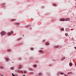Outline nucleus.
Segmentation results:
<instances>
[{"label": "nucleus", "instance_id": "obj_7", "mask_svg": "<svg viewBox=\"0 0 76 76\" xmlns=\"http://www.w3.org/2000/svg\"><path fill=\"white\" fill-rule=\"evenodd\" d=\"M39 52H40V53H43L44 52H43V51H42V50H39Z\"/></svg>", "mask_w": 76, "mask_h": 76}, {"label": "nucleus", "instance_id": "obj_5", "mask_svg": "<svg viewBox=\"0 0 76 76\" xmlns=\"http://www.w3.org/2000/svg\"><path fill=\"white\" fill-rule=\"evenodd\" d=\"M49 44H50V43L48 42H46V45H49Z\"/></svg>", "mask_w": 76, "mask_h": 76}, {"label": "nucleus", "instance_id": "obj_15", "mask_svg": "<svg viewBox=\"0 0 76 76\" xmlns=\"http://www.w3.org/2000/svg\"><path fill=\"white\" fill-rule=\"evenodd\" d=\"M39 76H41V75H42V74L41 73H40L39 74Z\"/></svg>", "mask_w": 76, "mask_h": 76}, {"label": "nucleus", "instance_id": "obj_6", "mask_svg": "<svg viewBox=\"0 0 76 76\" xmlns=\"http://www.w3.org/2000/svg\"><path fill=\"white\" fill-rule=\"evenodd\" d=\"M14 67H12L10 69L11 70H14Z\"/></svg>", "mask_w": 76, "mask_h": 76}, {"label": "nucleus", "instance_id": "obj_36", "mask_svg": "<svg viewBox=\"0 0 76 76\" xmlns=\"http://www.w3.org/2000/svg\"><path fill=\"white\" fill-rule=\"evenodd\" d=\"M75 7H76V6Z\"/></svg>", "mask_w": 76, "mask_h": 76}, {"label": "nucleus", "instance_id": "obj_8", "mask_svg": "<svg viewBox=\"0 0 76 76\" xmlns=\"http://www.w3.org/2000/svg\"><path fill=\"white\" fill-rule=\"evenodd\" d=\"M55 48H58L59 47V46L58 45L57 46H55Z\"/></svg>", "mask_w": 76, "mask_h": 76}, {"label": "nucleus", "instance_id": "obj_3", "mask_svg": "<svg viewBox=\"0 0 76 76\" xmlns=\"http://www.w3.org/2000/svg\"><path fill=\"white\" fill-rule=\"evenodd\" d=\"M12 34H13V31H11V32H10L8 33V35H11Z\"/></svg>", "mask_w": 76, "mask_h": 76}, {"label": "nucleus", "instance_id": "obj_18", "mask_svg": "<svg viewBox=\"0 0 76 76\" xmlns=\"http://www.w3.org/2000/svg\"><path fill=\"white\" fill-rule=\"evenodd\" d=\"M65 35L66 36H68V34H67V33H66L65 34Z\"/></svg>", "mask_w": 76, "mask_h": 76}, {"label": "nucleus", "instance_id": "obj_31", "mask_svg": "<svg viewBox=\"0 0 76 76\" xmlns=\"http://www.w3.org/2000/svg\"><path fill=\"white\" fill-rule=\"evenodd\" d=\"M20 39H19V40H20Z\"/></svg>", "mask_w": 76, "mask_h": 76}, {"label": "nucleus", "instance_id": "obj_35", "mask_svg": "<svg viewBox=\"0 0 76 76\" xmlns=\"http://www.w3.org/2000/svg\"><path fill=\"white\" fill-rule=\"evenodd\" d=\"M65 76H66V75H65Z\"/></svg>", "mask_w": 76, "mask_h": 76}, {"label": "nucleus", "instance_id": "obj_4", "mask_svg": "<svg viewBox=\"0 0 76 76\" xmlns=\"http://www.w3.org/2000/svg\"><path fill=\"white\" fill-rule=\"evenodd\" d=\"M5 60H6L7 62L9 61V58H5Z\"/></svg>", "mask_w": 76, "mask_h": 76}, {"label": "nucleus", "instance_id": "obj_11", "mask_svg": "<svg viewBox=\"0 0 76 76\" xmlns=\"http://www.w3.org/2000/svg\"><path fill=\"white\" fill-rule=\"evenodd\" d=\"M61 31H64V28H62L61 29Z\"/></svg>", "mask_w": 76, "mask_h": 76}, {"label": "nucleus", "instance_id": "obj_19", "mask_svg": "<svg viewBox=\"0 0 76 76\" xmlns=\"http://www.w3.org/2000/svg\"><path fill=\"white\" fill-rule=\"evenodd\" d=\"M24 73H27V72H26V71H24Z\"/></svg>", "mask_w": 76, "mask_h": 76}, {"label": "nucleus", "instance_id": "obj_32", "mask_svg": "<svg viewBox=\"0 0 76 76\" xmlns=\"http://www.w3.org/2000/svg\"><path fill=\"white\" fill-rule=\"evenodd\" d=\"M12 63H13V62H12Z\"/></svg>", "mask_w": 76, "mask_h": 76}, {"label": "nucleus", "instance_id": "obj_16", "mask_svg": "<svg viewBox=\"0 0 76 76\" xmlns=\"http://www.w3.org/2000/svg\"><path fill=\"white\" fill-rule=\"evenodd\" d=\"M66 58L64 57V58H63V59L61 60L62 61H63L64 60V59H65Z\"/></svg>", "mask_w": 76, "mask_h": 76}, {"label": "nucleus", "instance_id": "obj_21", "mask_svg": "<svg viewBox=\"0 0 76 76\" xmlns=\"http://www.w3.org/2000/svg\"><path fill=\"white\" fill-rule=\"evenodd\" d=\"M11 51V50H8V51Z\"/></svg>", "mask_w": 76, "mask_h": 76}, {"label": "nucleus", "instance_id": "obj_23", "mask_svg": "<svg viewBox=\"0 0 76 76\" xmlns=\"http://www.w3.org/2000/svg\"><path fill=\"white\" fill-rule=\"evenodd\" d=\"M12 75H13V76H15V75H14L13 73H12Z\"/></svg>", "mask_w": 76, "mask_h": 76}, {"label": "nucleus", "instance_id": "obj_29", "mask_svg": "<svg viewBox=\"0 0 76 76\" xmlns=\"http://www.w3.org/2000/svg\"><path fill=\"white\" fill-rule=\"evenodd\" d=\"M20 66H21V67L22 66H21V65H20Z\"/></svg>", "mask_w": 76, "mask_h": 76}, {"label": "nucleus", "instance_id": "obj_10", "mask_svg": "<svg viewBox=\"0 0 76 76\" xmlns=\"http://www.w3.org/2000/svg\"><path fill=\"white\" fill-rule=\"evenodd\" d=\"M12 21H15L16 20L15 19H13L11 20Z\"/></svg>", "mask_w": 76, "mask_h": 76}, {"label": "nucleus", "instance_id": "obj_12", "mask_svg": "<svg viewBox=\"0 0 76 76\" xmlns=\"http://www.w3.org/2000/svg\"><path fill=\"white\" fill-rule=\"evenodd\" d=\"M72 63H69V66H72Z\"/></svg>", "mask_w": 76, "mask_h": 76}, {"label": "nucleus", "instance_id": "obj_26", "mask_svg": "<svg viewBox=\"0 0 76 76\" xmlns=\"http://www.w3.org/2000/svg\"><path fill=\"white\" fill-rule=\"evenodd\" d=\"M23 76H25V75H23Z\"/></svg>", "mask_w": 76, "mask_h": 76}, {"label": "nucleus", "instance_id": "obj_22", "mask_svg": "<svg viewBox=\"0 0 76 76\" xmlns=\"http://www.w3.org/2000/svg\"><path fill=\"white\" fill-rule=\"evenodd\" d=\"M16 24L17 25H19V23H16Z\"/></svg>", "mask_w": 76, "mask_h": 76}, {"label": "nucleus", "instance_id": "obj_34", "mask_svg": "<svg viewBox=\"0 0 76 76\" xmlns=\"http://www.w3.org/2000/svg\"><path fill=\"white\" fill-rule=\"evenodd\" d=\"M15 72H16V70H15Z\"/></svg>", "mask_w": 76, "mask_h": 76}, {"label": "nucleus", "instance_id": "obj_33", "mask_svg": "<svg viewBox=\"0 0 76 76\" xmlns=\"http://www.w3.org/2000/svg\"><path fill=\"white\" fill-rule=\"evenodd\" d=\"M75 65H76V64H75Z\"/></svg>", "mask_w": 76, "mask_h": 76}, {"label": "nucleus", "instance_id": "obj_27", "mask_svg": "<svg viewBox=\"0 0 76 76\" xmlns=\"http://www.w3.org/2000/svg\"><path fill=\"white\" fill-rule=\"evenodd\" d=\"M19 69H21V68H20V67H19Z\"/></svg>", "mask_w": 76, "mask_h": 76}, {"label": "nucleus", "instance_id": "obj_9", "mask_svg": "<svg viewBox=\"0 0 76 76\" xmlns=\"http://www.w3.org/2000/svg\"><path fill=\"white\" fill-rule=\"evenodd\" d=\"M31 51H33V50H34V48H31Z\"/></svg>", "mask_w": 76, "mask_h": 76}, {"label": "nucleus", "instance_id": "obj_25", "mask_svg": "<svg viewBox=\"0 0 76 76\" xmlns=\"http://www.w3.org/2000/svg\"><path fill=\"white\" fill-rule=\"evenodd\" d=\"M45 40H44V41H43V42H45Z\"/></svg>", "mask_w": 76, "mask_h": 76}, {"label": "nucleus", "instance_id": "obj_20", "mask_svg": "<svg viewBox=\"0 0 76 76\" xmlns=\"http://www.w3.org/2000/svg\"><path fill=\"white\" fill-rule=\"evenodd\" d=\"M71 73H72V72H70L68 73V75H69V74H71Z\"/></svg>", "mask_w": 76, "mask_h": 76}, {"label": "nucleus", "instance_id": "obj_2", "mask_svg": "<svg viewBox=\"0 0 76 76\" xmlns=\"http://www.w3.org/2000/svg\"><path fill=\"white\" fill-rule=\"evenodd\" d=\"M6 34V32L3 31L1 32V35H5Z\"/></svg>", "mask_w": 76, "mask_h": 76}, {"label": "nucleus", "instance_id": "obj_17", "mask_svg": "<svg viewBox=\"0 0 76 76\" xmlns=\"http://www.w3.org/2000/svg\"><path fill=\"white\" fill-rule=\"evenodd\" d=\"M60 74H61V75H63V74H64V73H63V72H61L60 73Z\"/></svg>", "mask_w": 76, "mask_h": 76}, {"label": "nucleus", "instance_id": "obj_28", "mask_svg": "<svg viewBox=\"0 0 76 76\" xmlns=\"http://www.w3.org/2000/svg\"><path fill=\"white\" fill-rule=\"evenodd\" d=\"M1 76H4L3 75H1Z\"/></svg>", "mask_w": 76, "mask_h": 76}, {"label": "nucleus", "instance_id": "obj_1", "mask_svg": "<svg viewBox=\"0 0 76 76\" xmlns=\"http://www.w3.org/2000/svg\"><path fill=\"white\" fill-rule=\"evenodd\" d=\"M70 20V19L69 18H66V19L61 18L60 19V21H66V20L68 21Z\"/></svg>", "mask_w": 76, "mask_h": 76}, {"label": "nucleus", "instance_id": "obj_13", "mask_svg": "<svg viewBox=\"0 0 76 76\" xmlns=\"http://www.w3.org/2000/svg\"><path fill=\"white\" fill-rule=\"evenodd\" d=\"M34 66L35 67H37V66L36 65H34Z\"/></svg>", "mask_w": 76, "mask_h": 76}, {"label": "nucleus", "instance_id": "obj_24", "mask_svg": "<svg viewBox=\"0 0 76 76\" xmlns=\"http://www.w3.org/2000/svg\"><path fill=\"white\" fill-rule=\"evenodd\" d=\"M75 48V50H76V47H74Z\"/></svg>", "mask_w": 76, "mask_h": 76}, {"label": "nucleus", "instance_id": "obj_30", "mask_svg": "<svg viewBox=\"0 0 76 76\" xmlns=\"http://www.w3.org/2000/svg\"><path fill=\"white\" fill-rule=\"evenodd\" d=\"M21 72L22 73H23V72L22 71H21Z\"/></svg>", "mask_w": 76, "mask_h": 76}, {"label": "nucleus", "instance_id": "obj_14", "mask_svg": "<svg viewBox=\"0 0 76 76\" xmlns=\"http://www.w3.org/2000/svg\"><path fill=\"white\" fill-rule=\"evenodd\" d=\"M0 69H3V67L1 66H0Z\"/></svg>", "mask_w": 76, "mask_h": 76}]
</instances>
